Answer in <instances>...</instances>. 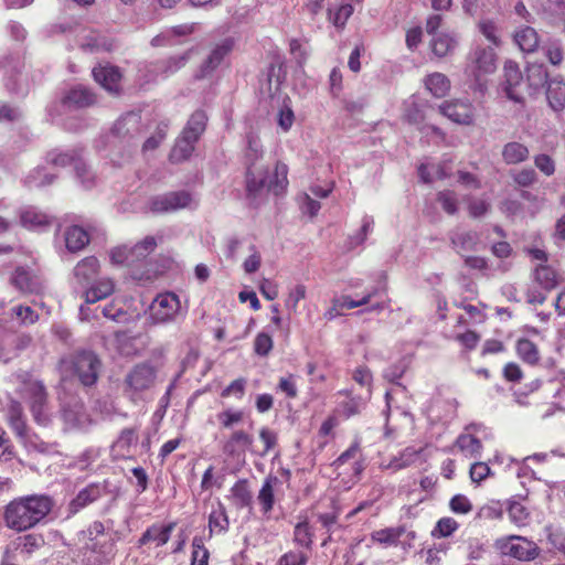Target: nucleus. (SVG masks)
I'll return each instance as SVG.
<instances>
[{
  "mask_svg": "<svg viewBox=\"0 0 565 565\" xmlns=\"http://www.w3.org/2000/svg\"><path fill=\"white\" fill-rule=\"evenodd\" d=\"M54 508L47 494H29L11 500L3 511L6 526L15 532H25L43 522Z\"/></svg>",
  "mask_w": 565,
  "mask_h": 565,
  "instance_id": "obj_1",
  "label": "nucleus"
},
{
  "mask_svg": "<svg viewBox=\"0 0 565 565\" xmlns=\"http://www.w3.org/2000/svg\"><path fill=\"white\" fill-rule=\"evenodd\" d=\"M497 53L491 46L476 45L467 55L465 74L471 78L472 88L483 93L487 88L483 78L497 71Z\"/></svg>",
  "mask_w": 565,
  "mask_h": 565,
  "instance_id": "obj_2",
  "label": "nucleus"
},
{
  "mask_svg": "<svg viewBox=\"0 0 565 565\" xmlns=\"http://www.w3.org/2000/svg\"><path fill=\"white\" fill-rule=\"evenodd\" d=\"M86 533L87 542L85 548L90 553L89 559L95 565L108 563L115 554V540L110 531H106L102 522H93Z\"/></svg>",
  "mask_w": 565,
  "mask_h": 565,
  "instance_id": "obj_3",
  "label": "nucleus"
},
{
  "mask_svg": "<svg viewBox=\"0 0 565 565\" xmlns=\"http://www.w3.org/2000/svg\"><path fill=\"white\" fill-rule=\"evenodd\" d=\"M288 167L282 162H277L273 175L266 178L264 175L256 177L254 171L248 168L246 175V186L250 194H257L262 190L279 195L284 193L288 185Z\"/></svg>",
  "mask_w": 565,
  "mask_h": 565,
  "instance_id": "obj_4",
  "label": "nucleus"
},
{
  "mask_svg": "<svg viewBox=\"0 0 565 565\" xmlns=\"http://www.w3.org/2000/svg\"><path fill=\"white\" fill-rule=\"evenodd\" d=\"M156 381V370L148 363L132 367L125 377L124 393L132 402L140 401L143 393L150 390Z\"/></svg>",
  "mask_w": 565,
  "mask_h": 565,
  "instance_id": "obj_5",
  "label": "nucleus"
},
{
  "mask_svg": "<svg viewBox=\"0 0 565 565\" xmlns=\"http://www.w3.org/2000/svg\"><path fill=\"white\" fill-rule=\"evenodd\" d=\"M495 550L503 556H509L521 562L535 559L540 554V548L533 541L524 536L509 535L494 542Z\"/></svg>",
  "mask_w": 565,
  "mask_h": 565,
  "instance_id": "obj_6",
  "label": "nucleus"
},
{
  "mask_svg": "<svg viewBox=\"0 0 565 565\" xmlns=\"http://www.w3.org/2000/svg\"><path fill=\"white\" fill-rule=\"evenodd\" d=\"M8 418L10 426L18 435V437L24 443V445L39 452H46L50 450V445L41 440L36 435L28 433L25 422L23 418L22 406L18 402H12L8 409Z\"/></svg>",
  "mask_w": 565,
  "mask_h": 565,
  "instance_id": "obj_7",
  "label": "nucleus"
},
{
  "mask_svg": "<svg viewBox=\"0 0 565 565\" xmlns=\"http://www.w3.org/2000/svg\"><path fill=\"white\" fill-rule=\"evenodd\" d=\"M439 111L449 120L461 126H473L477 119V109L468 98H455L439 105Z\"/></svg>",
  "mask_w": 565,
  "mask_h": 565,
  "instance_id": "obj_8",
  "label": "nucleus"
},
{
  "mask_svg": "<svg viewBox=\"0 0 565 565\" xmlns=\"http://www.w3.org/2000/svg\"><path fill=\"white\" fill-rule=\"evenodd\" d=\"M196 205V199L188 191L160 194L150 201V209L156 213H170L182 209H192Z\"/></svg>",
  "mask_w": 565,
  "mask_h": 565,
  "instance_id": "obj_9",
  "label": "nucleus"
},
{
  "mask_svg": "<svg viewBox=\"0 0 565 565\" xmlns=\"http://www.w3.org/2000/svg\"><path fill=\"white\" fill-rule=\"evenodd\" d=\"M47 161L55 167L74 166L78 179L83 185L89 189L94 183V175L87 169L85 162L82 160L81 151L67 150V151H52L47 154Z\"/></svg>",
  "mask_w": 565,
  "mask_h": 565,
  "instance_id": "obj_10",
  "label": "nucleus"
},
{
  "mask_svg": "<svg viewBox=\"0 0 565 565\" xmlns=\"http://www.w3.org/2000/svg\"><path fill=\"white\" fill-rule=\"evenodd\" d=\"M182 313L179 297L173 292H163L156 297L150 306V316L157 323L175 320Z\"/></svg>",
  "mask_w": 565,
  "mask_h": 565,
  "instance_id": "obj_11",
  "label": "nucleus"
},
{
  "mask_svg": "<svg viewBox=\"0 0 565 565\" xmlns=\"http://www.w3.org/2000/svg\"><path fill=\"white\" fill-rule=\"evenodd\" d=\"M70 366L83 385L90 386L96 383L100 362L95 353L90 351L77 353L70 361Z\"/></svg>",
  "mask_w": 565,
  "mask_h": 565,
  "instance_id": "obj_12",
  "label": "nucleus"
},
{
  "mask_svg": "<svg viewBox=\"0 0 565 565\" xmlns=\"http://www.w3.org/2000/svg\"><path fill=\"white\" fill-rule=\"evenodd\" d=\"M25 396L29 399L31 412L34 420L42 426H45L50 422V416L45 412V392L43 385L38 381L29 382L25 385Z\"/></svg>",
  "mask_w": 565,
  "mask_h": 565,
  "instance_id": "obj_13",
  "label": "nucleus"
},
{
  "mask_svg": "<svg viewBox=\"0 0 565 565\" xmlns=\"http://www.w3.org/2000/svg\"><path fill=\"white\" fill-rule=\"evenodd\" d=\"M481 428L480 425L471 424L456 439V447L467 458H477L481 456V441L475 436Z\"/></svg>",
  "mask_w": 565,
  "mask_h": 565,
  "instance_id": "obj_14",
  "label": "nucleus"
},
{
  "mask_svg": "<svg viewBox=\"0 0 565 565\" xmlns=\"http://www.w3.org/2000/svg\"><path fill=\"white\" fill-rule=\"evenodd\" d=\"M140 116L137 113H128L119 118L110 134L111 142L124 141L127 137H132L139 132Z\"/></svg>",
  "mask_w": 565,
  "mask_h": 565,
  "instance_id": "obj_15",
  "label": "nucleus"
},
{
  "mask_svg": "<svg viewBox=\"0 0 565 565\" xmlns=\"http://www.w3.org/2000/svg\"><path fill=\"white\" fill-rule=\"evenodd\" d=\"M503 89L507 97L518 103L521 102L522 95L518 90V87L521 85L523 76L519 65L513 61H507L503 66Z\"/></svg>",
  "mask_w": 565,
  "mask_h": 565,
  "instance_id": "obj_16",
  "label": "nucleus"
},
{
  "mask_svg": "<svg viewBox=\"0 0 565 565\" xmlns=\"http://www.w3.org/2000/svg\"><path fill=\"white\" fill-rule=\"evenodd\" d=\"M99 260L94 256H89L83 258L76 264L73 275L78 285L87 287L96 279L99 274Z\"/></svg>",
  "mask_w": 565,
  "mask_h": 565,
  "instance_id": "obj_17",
  "label": "nucleus"
},
{
  "mask_svg": "<svg viewBox=\"0 0 565 565\" xmlns=\"http://www.w3.org/2000/svg\"><path fill=\"white\" fill-rule=\"evenodd\" d=\"M94 79L110 93H118L121 74L114 65H98L93 68Z\"/></svg>",
  "mask_w": 565,
  "mask_h": 565,
  "instance_id": "obj_18",
  "label": "nucleus"
},
{
  "mask_svg": "<svg viewBox=\"0 0 565 565\" xmlns=\"http://www.w3.org/2000/svg\"><path fill=\"white\" fill-rule=\"evenodd\" d=\"M282 486L281 480L274 475H268L258 492L257 500L262 507V511L267 514L269 513L275 503V494L280 490Z\"/></svg>",
  "mask_w": 565,
  "mask_h": 565,
  "instance_id": "obj_19",
  "label": "nucleus"
},
{
  "mask_svg": "<svg viewBox=\"0 0 565 565\" xmlns=\"http://www.w3.org/2000/svg\"><path fill=\"white\" fill-rule=\"evenodd\" d=\"M457 45V34L448 30H441L439 33H436L430 40L431 51L438 57H444L452 53Z\"/></svg>",
  "mask_w": 565,
  "mask_h": 565,
  "instance_id": "obj_20",
  "label": "nucleus"
},
{
  "mask_svg": "<svg viewBox=\"0 0 565 565\" xmlns=\"http://www.w3.org/2000/svg\"><path fill=\"white\" fill-rule=\"evenodd\" d=\"M190 60V52H184L183 54L171 56L167 60L159 61L152 65V72L154 73L153 79L158 76L163 78L174 74L180 68H182L188 61Z\"/></svg>",
  "mask_w": 565,
  "mask_h": 565,
  "instance_id": "obj_21",
  "label": "nucleus"
},
{
  "mask_svg": "<svg viewBox=\"0 0 565 565\" xmlns=\"http://www.w3.org/2000/svg\"><path fill=\"white\" fill-rule=\"evenodd\" d=\"M175 523H169L167 525L153 524L146 530V532L139 539L140 545H147L154 543L156 546H163L168 543L173 531Z\"/></svg>",
  "mask_w": 565,
  "mask_h": 565,
  "instance_id": "obj_22",
  "label": "nucleus"
},
{
  "mask_svg": "<svg viewBox=\"0 0 565 565\" xmlns=\"http://www.w3.org/2000/svg\"><path fill=\"white\" fill-rule=\"evenodd\" d=\"M95 95L84 86H75L63 98V106L67 108H84L95 103Z\"/></svg>",
  "mask_w": 565,
  "mask_h": 565,
  "instance_id": "obj_23",
  "label": "nucleus"
},
{
  "mask_svg": "<svg viewBox=\"0 0 565 565\" xmlns=\"http://www.w3.org/2000/svg\"><path fill=\"white\" fill-rule=\"evenodd\" d=\"M115 290V282L110 278L95 279L84 292L87 303H95L110 296Z\"/></svg>",
  "mask_w": 565,
  "mask_h": 565,
  "instance_id": "obj_24",
  "label": "nucleus"
},
{
  "mask_svg": "<svg viewBox=\"0 0 565 565\" xmlns=\"http://www.w3.org/2000/svg\"><path fill=\"white\" fill-rule=\"evenodd\" d=\"M253 438L244 430L234 431L224 444V452L230 456L244 455L247 449L252 450Z\"/></svg>",
  "mask_w": 565,
  "mask_h": 565,
  "instance_id": "obj_25",
  "label": "nucleus"
},
{
  "mask_svg": "<svg viewBox=\"0 0 565 565\" xmlns=\"http://www.w3.org/2000/svg\"><path fill=\"white\" fill-rule=\"evenodd\" d=\"M64 241L67 250L76 253L89 243V235L82 226L72 225L65 230Z\"/></svg>",
  "mask_w": 565,
  "mask_h": 565,
  "instance_id": "obj_26",
  "label": "nucleus"
},
{
  "mask_svg": "<svg viewBox=\"0 0 565 565\" xmlns=\"http://www.w3.org/2000/svg\"><path fill=\"white\" fill-rule=\"evenodd\" d=\"M546 98L550 107L558 113L565 109V82L553 78L547 84Z\"/></svg>",
  "mask_w": 565,
  "mask_h": 565,
  "instance_id": "obj_27",
  "label": "nucleus"
},
{
  "mask_svg": "<svg viewBox=\"0 0 565 565\" xmlns=\"http://www.w3.org/2000/svg\"><path fill=\"white\" fill-rule=\"evenodd\" d=\"M138 441L137 431L134 428H125L113 445V452L116 457L126 458L131 455V449Z\"/></svg>",
  "mask_w": 565,
  "mask_h": 565,
  "instance_id": "obj_28",
  "label": "nucleus"
},
{
  "mask_svg": "<svg viewBox=\"0 0 565 565\" xmlns=\"http://www.w3.org/2000/svg\"><path fill=\"white\" fill-rule=\"evenodd\" d=\"M230 500L237 509L250 508L253 495L246 479L236 481L230 490Z\"/></svg>",
  "mask_w": 565,
  "mask_h": 565,
  "instance_id": "obj_29",
  "label": "nucleus"
},
{
  "mask_svg": "<svg viewBox=\"0 0 565 565\" xmlns=\"http://www.w3.org/2000/svg\"><path fill=\"white\" fill-rule=\"evenodd\" d=\"M234 41L231 38H226L216 44L202 66L203 72L209 73L216 68L223 58L232 51Z\"/></svg>",
  "mask_w": 565,
  "mask_h": 565,
  "instance_id": "obj_30",
  "label": "nucleus"
},
{
  "mask_svg": "<svg viewBox=\"0 0 565 565\" xmlns=\"http://www.w3.org/2000/svg\"><path fill=\"white\" fill-rule=\"evenodd\" d=\"M230 521L222 502H217L209 515L210 535L224 534L228 531Z\"/></svg>",
  "mask_w": 565,
  "mask_h": 565,
  "instance_id": "obj_31",
  "label": "nucleus"
},
{
  "mask_svg": "<svg viewBox=\"0 0 565 565\" xmlns=\"http://www.w3.org/2000/svg\"><path fill=\"white\" fill-rule=\"evenodd\" d=\"M424 84L429 93L437 98L446 96L450 90V81L443 73L436 72L427 75Z\"/></svg>",
  "mask_w": 565,
  "mask_h": 565,
  "instance_id": "obj_32",
  "label": "nucleus"
},
{
  "mask_svg": "<svg viewBox=\"0 0 565 565\" xmlns=\"http://www.w3.org/2000/svg\"><path fill=\"white\" fill-rule=\"evenodd\" d=\"M529 154L527 147L518 141L508 142L502 149V158L507 164L521 163L529 158Z\"/></svg>",
  "mask_w": 565,
  "mask_h": 565,
  "instance_id": "obj_33",
  "label": "nucleus"
},
{
  "mask_svg": "<svg viewBox=\"0 0 565 565\" xmlns=\"http://www.w3.org/2000/svg\"><path fill=\"white\" fill-rule=\"evenodd\" d=\"M196 141L195 138L182 132L170 153V159L173 162L186 160L192 154Z\"/></svg>",
  "mask_w": 565,
  "mask_h": 565,
  "instance_id": "obj_34",
  "label": "nucleus"
},
{
  "mask_svg": "<svg viewBox=\"0 0 565 565\" xmlns=\"http://www.w3.org/2000/svg\"><path fill=\"white\" fill-rule=\"evenodd\" d=\"M514 42L523 52H534L539 46V35L531 26H524L514 34Z\"/></svg>",
  "mask_w": 565,
  "mask_h": 565,
  "instance_id": "obj_35",
  "label": "nucleus"
},
{
  "mask_svg": "<svg viewBox=\"0 0 565 565\" xmlns=\"http://www.w3.org/2000/svg\"><path fill=\"white\" fill-rule=\"evenodd\" d=\"M424 448L407 447L398 457H395L390 463L388 468L393 470H401L409 467L422 459Z\"/></svg>",
  "mask_w": 565,
  "mask_h": 565,
  "instance_id": "obj_36",
  "label": "nucleus"
},
{
  "mask_svg": "<svg viewBox=\"0 0 565 565\" xmlns=\"http://www.w3.org/2000/svg\"><path fill=\"white\" fill-rule=\"evenodd\" d=\"M21 223L24 227L38 230L46 226L50 223V217L35 207H28L21 213Z\"/></svg>",
  "mask_w": 565,
  "mask_h": 565,
  "instance_id": "obj_37",
  "label": "nucleus"
},
{
  "mask_svg": "<svg viewBox=\"0 0 565 565\" xmlns=\"http://www.w3.org/2000/svg\"><path fill=\"white\" fill-rule=\"evenodd\" d=\"M535 281L544 289L552 290L559 281L558 274L547 265H539L534 270Z\"/></svg>",
  "mask_w": 565,
  "mask_h": 565,
  "instance_id": "obj_38",
  "label": "nucleus"
},
{
  "mask_svg": "<svg viewBox=\"0 0 565 565\" xmlns=\"http://www.w3.org/2000/svg\"><path fill=\"white\" fill-rule=\"evenodd\" d=\"M478 243L479 237L475 232H456L451 236V244L459 254L476 249Z\"/></svg>",
  "mask_w": 565,
  "mask_h": 565,
  "instance_id": "obj_39",
  "label": "nucleus"
},
{
  "mask_svg": "<svg viewBox=\"0 0 565 565\" xmlns=\"http://www.w3.org/2000/svg\"><path fill=\"white\" fill-rule=\"evenodd\" d=\"M404 533V526L386 527L374 531L371 534V539L373 542H376L379 544L396 545Z\"/></svg>",
  "mask_w": 565,
  "mask_h": 565,
  "instance_id": "obj_40",
  "label": "nucleus"
},
{
  "mask_svg": "<svg viewBox=\"0 0 565 565\" xmlns=\"http://www.w3.org/2000/svg\"><path fill=\"white\" fill-rule=\"evenodd\" d=\"M516 353L519 358L531 365L540 361V351L534 342L529 339H520L516 342Z\"/></svg>",
  "mask_w": 565,
  "mask_h": 565,
  "instance_id": "obj_41",
  "label": "nucleus"
},
{
  "mask_svg": "<svg viewBox=\"0 0 565 565\" xmlns=\"http://www.w3.org/2000/svg\"><path fill=\"white\" fill-rule=\"evenodd\" d=\"M102 495V489L98 484H89L78 492L76 498L72 501L71 505L74 511L86 507L87 504L96 501Z\"/></svg>",
  "mask_w": 565,
  "mask_h": 565,
  "instance_id": "obj_42",
  "label": "nucleus"
},
{
  "mask_svg": "<svg viewBox=\"0 0 565 565\" xmlns=\"http://www.w3.org/2000/svg\"><path fill=\"white\" fill-rule=\"evenodd\" d=\"M158 243L153 236H147L130 247L134 264L146 259L157 247Z\"/></svg>",
  "mask_w": 565,
  "mask_h": 565,
  "instance_id": "obj_43",
  "label": "nucleus"
},
{
  "mask_svg": "<svg viewBox=\"0 0 565 565\" xmlns=\"http://www.w3.org/2000/svg\"><path fill=\"white\" fill-rule=\"evenodd\" d=\"M206 120H207V117H206L205 113L202 110H196L190 117V119L182 132L199 140L200 136L205 130Z\"/></svg>",
  "mask_w": 565,
  "mask_h": 565,
  "instance_id": "obj_44",
  "label": "nucleus"
},
{
  "mask_svg": "<svg viewBox=\"0 0 565 565\" xmlns=\"http://www.w3.org/2000/svg\"><path fill=\"white\" fill-rule=\"evenodd\" d=\"M44 544V539L40 534H25L23 536H19L15 541L17 550L22 554L30 555L36 550H39Z\"/></svg>",
  "mask_w": 565,
  "mask_h": 565,
  "instance_id": "obj_45",
  "label": "nucleus"
},
{
  "mask_svg": "<svg viewBox=\"0 0 565 565\" xmlns=\"http://www.w3.org/2000/svg\"><path fill=\"white\" fill-rule=\"evenodd\" d=\"M313 535V531L306 519L296 524L294 530V541L297 545L310 548Z\"/></svg>",
  "mask_w": 565,
  "mask_h": 565,
  "instance_id": "obj_46",
  "label": "nucleus"
},
{
  "mask_svg": "<svg viewBox=\"0 0 565 565\" xmlns=\"http://www.w3.org/2000/svg\"><path fill=\"white\" fill-rule=\"evenodd\" d=\"M12 284L23 292H36L39 285L25 269L18 268L12 277Z\"/></svg>",
  "mask_w": 565,
  "mask_h": 565,
  "instance_id": "obj_47",
  "label": "nucleus"
},
{
  "mask_svg": "<svg viewBox=\"0 0 565 565\" xmlns=\"http://www.w3.org/2000/svg\"><path fill=\"white\" fill-rule=\"evenodd\" d=\"M259 440L263 444L262 448H255L252 451L260 457H265L277 445V434L267 427H263L259 430Z\"/></svg>",
  "mask_w": 565,
  "mask_h": 565,
  "instance_id": "obj_48",
  "label": "nucleus"
},
{
  "mask_svg": "<svg viewBox=\"0 0 565 565\" xmlns=\"http://www.w3.org/2000/svg\"><path fill=\"white\" fill-rule=\"evenodd\" d=\"M379 289L373 288L371 291L365 294L361 299L353 300L349 296L335 297L332 299V303L340 305V308L343 309H354L364 305H367L372 297L377 294Z\"/></svg>",
  "mask_w": 565,
  "mask_h": 565,
  "instance_id": "obj_49",
  "label": "nucleus"
},
{
  "mask_svg": "<svg viewBox=\"0 0 565 565\" xmlns=\"http://www.w3.org/2000/svg\"><path fill=\"white\" fill-rule=\"evenodd\" d=\"M508 515L510 521L516 526L526 525L530 519L527 509L522 503L515 501L509 504Z\"/></svg>",
  "mask_w": 565,
  "mask_h": 565,
  "instance_id": "obj_50",
  "label": "nucleus"
},
{
  "mask_svg": "<svg viewBox=\"0 0 565 565\" xmlns=\"http://www.w3.org/2000/svg\"><path fill=\"white\" fill-rule=\"evenodd\" d=\"M210 552L204 546L202 539L194 537L192 541L191 565H209Z\"/></svg>",
  "mask_w": 565,
  "mask_h": 565,
  "instance_id": "obj_51",
  "label": "nucleus"
},
{
  "mask_svg": "<svg viewBox=\"0 0 565 565\" xmlns=\"http://www.w3.org/2000/svg\"><path fill=\"white\" fill-rule=\"evenodd\" d=\"M110 262L114 265H126V266H132L134 259L131 256V249L128 245H121L114 247L109 252Z\"/></svg>",
  "mask_w": 565,
  "mask_h": 565,
  "instance_id": "obj_52",
  "label": "nucleus"
},
{
  "mask_svg": "<svg viewBox=\"0 0 565 565\" xmlns=\"http://www.w3.org/2000/svg\"><path fill=\"white\" fill-rule=\"evenodd\" d=\"M385 401L387 407L386 426H388L391 422H395L397 417H401L404 420L405 425H412L413 417L408 412L399 409L398 407H392L391 392H386Z\"/></svg>",
  "mask_w": 565,
  "mask_h": 565,
  "instance_id": "obj_53",
  "label": "nucleus"
},
{
  "mask_svg": "<svg viewBox=\"0 0 565 565\" xmlns=\"http://www.w3.org/2000/svg\"><path fill=\"white\" fill-rule=\"evenodd\" d=\"M53 180V174L45 172L43 168H38L26 177L25 184L29 188H40L51 184Z\"/></svg>",
  "mask_w": 565,
  "mask_h": 565,
  "instance_id": "obj_54",
  "label": "nucleus"
},
{
  "mask_svg": "<svg viewBox=\"0 0 565 565\" xmlns=\"http://www.w3.org/2000/svg\"><path fill=\"white\" fill-rule=\"evenodd\" d=\"M420 179L426 182H433L435 179H445L448 177V172L444 167H435L429 164H420L418 168Z\"/></svg>",
  "mask_w": 565,
  "mask_h": 565,
  "instance_id": "obj_55",
  "label": "nucleus"
},
{
  "mask_svg": "<svg viewBox=\"0 0 565 565\" xmlns=\"http://www.w3.org/2000/svg\"><path fill=\"white\" fill-rule=\"evenodd\" d=\"M307 288L302 284H297L292 286L285 300L286 308L296 311L299 301L306 298Z\"/></svg>",
  "mask_w": 565,
  "mask_h": 565,
  "instance_id": "obj_56",
  "label": "nucleus"
},
{
  "mask_svg": "<svg viewBox=\"0 0 565 565\" xmlns=\"http://www.w3.org/2000/svg\"><path fill=\"white\" fill-rule=\"evenodd\" d=\"M244 413L239 409L228 408L217 414V420L223 428H232L243 420Z\"/></svg>",
  "mask_w": 565,
  "mask_h": 565,
  "instance_id": "obj_57",
  "label": "nucleus"
},
{
  "mask_svg": "<svg viewBox=\"0 0 565 565\" xmlns=\"http://www.w3.org/2000/svg\"><path fill=\"white\" fill-rule=\"evenodd\" d=\"M263 157V145L258 136L250 134L247 136L246 158L248 162L255 163Z\"/></svg>",
  "mask_w": 565,
  "mask_h": 565,
  "instance_id": "obj_58",
  "label": "nucleus"
},
{
  "mask_svg": "<svg viewBox=\"0 0 565 565\" xmlns=\"http://www.w3.org/2000/svg\"><path fill=\"white\" fill-rule=\"evenodd\" d=\"M295 121V114L291 109L290 105L284 102L282 106L278 110L277 114V124L278 127L284 131L287 132L290 130Z\"/></svg>",
  "mask_w": 565,
  "mask_h": 565,
  "instance_id": "obj_59",
  "label": "nucleus"
},
{
  "mask_svg": "<svg viewBox=\"0 0 565 565\" xmlns=\"http://www.w3.org/2000/svg\"><path fill=\"white\" fill-rule=\"evenodd\" d=\"M248 256L243 263V269L246 274L257 271L262 265V255L255 245L250 244L247 247Z\"/></svg>",
  "mask_w": 565,
  "mask_h": 565,
  "instance_id": "obj_60",
  "label": "nucleus"
},
{
  "mask_svg": "<svg viewBox=\"0 0 565 565\" xmlns=\"http://www.w3.org/2000/svg\"><path fill=\"white\" fill-rule=\"evenodd\" d=\"M63 418L70 427H81L85 422V415L83 413L82 405L75 404L74 409L64 408Z\"/></svg>",
  "mask_w": 565,
  "mask_h": 565,
  "instance_id": "obj_61",
  "label": "nucleus"
},
{
  "mask_svg": "<svg viewBox=\"0 0 565 565\" xmlns=\"http://www.w3.org/2000/svg\"><path fill=\"white\" fill-rule=\"evenodd\" d=\"M545 56L553 65H559L563 61V50L559 41L553 40L547 42L544 47Z\"/></svg>",
  "mask_w": 565,
  "mask_h": 565,
  "instance_id": "obj_62",
  "label": "nucleus"
},
{
  "mask_svg": "<svg viewBox=\"0 0 565 565\" xmlns=\"http://www.w3.org/2000/svg\"><path fill=\"white\" fill-rule=\"evenodd\" d=\"M458 529V523L452 518L440 519L433 531L434 536L447 537Z\"/></svg>",
  "mask_w": 565,
  "mask_h": 565,
  "instance_id": "obj_63",
  "label": "nucleus"
},
{
  "mask_svg": "<svg viewBox=\"0 0 565 565\" xmlns=\"http://www.w3.org/2000/svg\"><path fill=\"white\" fill-rule=\"evenodd\" d=\"M308 556L299 551H290L284 554L279 561L278 565H307Z\"/></svg>",
  "mask_w": 565,
  "mask_h": 565,
  "instance_id": "obj_64",
  "label": "nucleus"
}]
</instances>
